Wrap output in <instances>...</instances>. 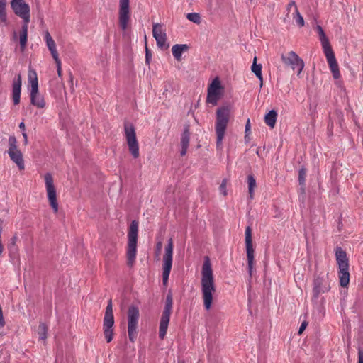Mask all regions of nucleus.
<instances>
[{
    "label": "nucleus",
    "instance_id": "obj_18",
    "mask_svg": "<svg viewBox=\"0 0 363 363\" xmlns=\"http://www.w3.org/2000/svg\"><path fill=\"white\" fill-rule=\"evenodd\" d=\"M21 91V75H18V78L13 81L12 87V99L15 105H18L20 103Z\"/></svg>",
    "mask_w": 363,
    "mask_h": 363
},
{
    "label": "nucleus",
    "instance_id": "obj_8",
    "mask_svg": "<svg viewBox=\"0 0 363 363\" xmlns=\"http://www.w3.org/2000/svg\"><path fill=\"white\" fill-rule=\"evenodd\" d=\"M44 180L49 204L53 210V212L57 213L58 212V203L56 189L54 185V180L52 174L50 173H46L44 175Z\"/></svg>",
    "mask_w": 363,
    "mask_h": 363
},
{
    "label": "nucleus",
    "instance_id": "obj_29",
    "mask_svg": "<svg viewBox=\"0 0 363 363\" xmlns=\"http://www.w3.org/2000/svg\"><path fill=\"white\" fill-rule=\"evenodd\" d=\"M248 192L250 199L254 198V191L257 186L256 180L253 175L250 174L247 176Z\"/></svg>",
    "mask_w": 363,
    "mask_h": 363
},
{
    "label": "nucleus",
    "instance_id": "obj_50",
    "mask_svg": "<svg viewBox=\"0 0 363 363\" xmlns=\"http://www.w3.org/2000/svg\"><path fill=\"white\" fill-rule=\"evenodd\" d=\"M111 256H112L113 258H116V254H115V252H113L111 253Z\"/></svg>",
    "mask_w": 363,
    "mask_h": 363
},
{
    "label": "nucleus",
    "instance_id": "obj_41",
    "mask_svg": "<svg viewBox=\"0 0 363 363\" xmlns=\"http://www.w3.org/2000/svg\"><path fill=\"white\" fill-rule=\"evenodd\" d=\"M162 248V242L161 241H159L157 242L155 248V254L156 257H160L161 250Z\"/></svg>",
    "mask_w": 363,
    "mask_h": 363
},
{
    "label": "nucleus",
    "instance_id": "obj_9",
    "mask_svg": "<svg viewBox=\"0 0 363 363\" xmlns=\"http://www.w3.org/2000/svg\"><path fill=\"white\" fill-rule=\"evenodd\" d=\"M131 20L130 0H119L118 25L125 31Z\"/></svg>",
    "mask_w": 363,
    "mask_h": 363
},
{
    "label": "nucleus",
    "instance_id": "obj_31",
    "mask_svg": "<svg viewBox=\"0 0 363 363\" xmlns=\"http://www.w3.org/2000/svg\"><path fill=\"white\" fill-rule=\"evenodd\" d=\"M172 305H173L172 295L171 293H169L166 298L165 306H164V308L162 313L171 315L172 311Z\"/></svg>",
    "mask_w": 363,
    "mask_h": 363
},
{
    "label": "nucleus",
    "instance_id": "obj_38",
    "mask_svg": "<svg viewBox=\"0 0 363 363\" xmlns=\"http://www.w3.org/2000/svg\"><path fill=\"white\" fill-rule=\"evenodd\" d=\"M227 184H228V180L226 179H224L222 181V183L220 184V185L219 186L220 193L223 196L227 195V190H226Z\"/></svg>",
    "mask_w": 363,
    "mask_h": 363
},
{
    "label": "nucleus",
    "instance_id": "obj_10",
    "mask_svg": "<svg viewBox=\"0 0 363 363\" xmlns=\"http://www.w3.org/2000/svg\"><path fill=\"white\" fill-rule=\"evenodd\" d=\"M8 154L11 160L16 164L20 170L24 169L23 155L17 147V140L14 136H10L9 138Z\"/></svg>",
    "mask_w": 363,
    "mask_h": 363
},
{
    "label": "nucleus",
    "instance_id": "obj_2",
    "mask_svg": "<svg viewBox=\"0 0 363 363\" xmlns=\"http://www.w3.org/2000/svg\"><path fill=\"white\" fill-rule=\"evenodd\" d=\"M229 119L230 108L228 106H222L217 109L215 131L216 134V145L218 147H221L222 146Z\"/></svg>",
    "mask_w": 363,
    "mask_h": 363
},
{
    "label": "nucleus",
    "instance_id": "obj_39",
    "mask_svg": "<svg viewBox=\"0 0 363 363\" xmlns=\"http://www.w3.org/2000/svg\"><path fill=\"white\" fill-rule=\"evenodd\" d=\"M108 315V316H113V305H112V300L110 299L108 302V305L106 308V312H105V315Z\"/></svg>",
    "mask_w": 363,
    "mask_h": 363
},
{
    "label": "nucleus",
    "instance_id": "obj_40",
    "mask_svg": "<svg viewBox=\"0 0 363 363\" xmlns=\"http://www.w3.org/2000/svg\"><path fill=\"white\" fill-rule=\"evenodd\" d=\"M54 60L57 65V74L60 77H62V72L61 60H60L59 57L54 58Z\"/></svg>",
    "mask_w": 363,
    "mask_h": 363
},
{
    "label": "nucleus",
    "instance_id": "obj_36",
    "mask_svg": "<svg viewBox=\"0 0 363 363\" xmlns=\"http://www.w3.org/2000/svg\"><path fill=\"white\" fill-rule=\"evenodd\" d=\"M104 335L107 342L112 341L113 337V328H103Z\"/></svg>",
    "mask_w": 363,
    "mask_h": 363
},
{
    "label": "nucleus",
    "instance_id": "obj_14",
    "mask_svg": "<svg viewBox=\"0 0 363 363\" xmlns=\"http://www.w3.org/2000/svg\"><path fill=\"white\" fill-rule=\"evenodd\" d=\"M330 289L328 273L325 276H318L313 281L312 291L313 297L318 298L320 294L328 292Z\"/></svg>",
    "mask_w": 363,
    "mask_h": 363
},
{
    "label": "nucleus",
    "instance_id": "obj_6",
    "mask_svg": "<svg viewBox=\"0 0 363 363\" xmlns=\"http://www.w3.org/2000/svg\"><path fill=\"white\" fill-rule=\"evenodd\" d=\"M140 317L139 308L130 306L128 310V333L129 340L133 342L137 337V328Z\"/></svg>",
    "mask_w": 363,
    "mask_h": 363
},
{
    "label": "nucleus",
    "instance_id": "obj_43",
    "mask_svg": "<svg viewBox=\"0 0 363 363\" xmlns=\"http://www.w3.org/2000/svg\"><path fill=\"white\" fill-rule=\"evenodd\" d=\"M308 325V322L307 321H303L300 328H299V330H298V335H301L303 331L304 330L306 329V328L307 327Z\"/></svg>",
    "mask_w": 363,
    "mask_h": 363
},
{
    "label": "nucleus",
    "instance_id": "obj_35",
    "mask_svg": "<svg viewBox=\"0 0 363 363\" xmlns=\"http://www.w3.org/2000/svg\"><path fill=\"white\" fill-rule=\"evenodd\" d=\"M186 18L196 24H199L201 23V16L198 13H189L186 15Z\"/></svg>",
    "mask_w": 363,
    "mask_h": 363
},
{
    "label": "nucleus",
    "instance_id": "obj_27",
    "mask_svg": "<svg viewBox=\"0 0 363 363\" xmlns=\"http://www.w3.org/2000/svg\"><path fill=\"white\" fill-rule=\"evenodd\" d=\"M277 113L274 110H271L264 116V123L271 128H274L277 122Z\"/></svg>",
    "mask_w": 363,
    "mask_h": 363
},
{
    "label": "nucleus",
    "instance_id": "obj_7",
    "mask_svg": "<svg viewBox=\"0 0 363 363\" xmlns=\"http://www.w3.org/2000/svg\"><path fill=\"white\" fill-rule=\"evenodd\" d=\"M173 240L170 238L168 240V244L164 249V255L163 256V266H162V281L164 285L167 284L169 274L172 266L173 259Z\"/></svg>",
    "mask_w": 363,
    "mask_h": 363
},
{
    "label": "nucleus",
    "instance_id": "obj_20",
    "mask_svg": "<svg viewBox=\"0 0 363 363\" xmlns=\"http://www.w3.org/2000/svg\"><path fill=\"white\" fill-rule=\"evenodd\" d=\"M44 38L53 59L59 57L56 43L48 30L45 33Z\"/></svg>",
    "mask_w": 363,
    "mask_h": 363
},
{
    "label": "nucleus",
    "instance_id": "obj_3",
    "mask_svg": "<svg viewBox=\"0 0 363 363\" xmlns=\"http://www.w3.org/2000/svg\"><path fill=\"white\" fill-rule=\"evenodd\" d=\"M138 222L133 220L128 232V244L126 248L127 265L132 267L136 259Z\"/></svg>",
    "mask_w": 363,
    "mask_h": 363
},
{
    "label": "nucleus",
    "instance_id": "obj_23",
    "mask_svg": "<svg viewBox=\"0 0 363 363\" xmlns=\"http://www.w3.org/2000/svg\"><path fill=\"white\" fill-rule=\"evenodd\" d=\"M315 30L317 31V33L318 34L319 40L321 43L323 51L332 48L330 41L327 38L323 28L320 26L318 25L315 28Z\"/></svg>",
    "mask_w": 363,
    "mask_h": 363
},
{
    "label": "nucleus",
    "instance_id": "obj_33",
    "mask_svg": "<svg viewBox=\"0 0 363 363\" xmlns=\"http://www.w3.org/2000/svg\"><path fill=\"white\" fill-rule=\"evenodd\" d=\"M48 328L45 323H40L38 328V333L39 338L41 340H45L47 338Z\"/></svg>",
    "mask_w": 363,
    "mask_h": 363
},
{
    "label": "nucleus",
    "instance_id": "obj_47",
    "mask_svg": "<svg viewBox=\"0 0 363 363\" xmlns=\"http://www.w3.org/2000/svg\"><path fill=\"white\" fill-rule=\"evenodd\" d=\"M69 83L71 84V89H73V76H72V73L69 74Z\"/></svg>",
    "mask_w": 363,
    "mask_h": 363
},
{
    "label": "nucleus",
    "instance_id": "obj_24",
    "mask_svg": "<svg viewBox=\"0 0 363 363\" xmlns=\"http://www.w3.org/2000/svg\"><path fill=\"white\" fill-rule=\"evenodd\" d=\"M28 23H23L19 33V42L21 51L26 49L28 41Z\"/></svg>",
    "mask_w": 363,
    "mask_h": 363
},
{
    "label": "nucleus",
    "instance_id": "obj_22",
    "mask_svg": "<svg viewBox=\"0 0 363 363\" xmlns=\"http://www.w3.org/2000/svg\"><path fill=\"white\" fill-rule=\"evenodd\" d=\"M338 278L342 287H347L350 283L349 267L338 268Z\"/></svg>",
    "mask_w": 363,
    "mask_h": 363
},
{
    "label": "nucleus",
    "instance_id": "obj_32",
    "mask_svg": "<svg viewBox=\"0 0 363 363\" xmlns=\"http://www.w3.org/2000/svg\"><path fill=\"white\" fill-rule=\"evenodd\" d=\"M292 17L296 21L297 25L299 27L304 26V24H305L304 19H303V16H301V14L300 13V12L298 11L297 6H295V9L292 13Z\"/></svg>",
    "mask_w": 363,
    "mask_h": 363
},
{
    "label": "nucleus",
    "instance_id": "obj_25",
    "mask_svg": "<svg viewBox=\"0 0 363 363\" xmlns=\"http://www.w3.org/2000/svg\"><path fill=\"white\" fill-rule=\"evenodd\" d=\"M189 47L186 44H176L172 46V52L174 57L180 61L182 59V53L188 50Z\"/></svg>",
    "mask_w": 363,
    "mask_h": 363
},
{
    "label": "nucleus",
    "instance_id": "obj_46",
    "mask_svg": "<svg viewBox=\"0 0 363 363\" xmlns=\"http://www.w3.org/2000/svg\"><path fill=\"white\" fill-rule=\"evenodd\" d=\"M23 139H24V144L27 145L28 143V135L26 132H23L22 133Z\"/></svg>",
    "mask_w": 363,
    "mask_h": 363
},
{
    "label": "nucleus",
    "instance_id": "obj_11",
    "mask_svg": "<svg viewBox=\"0 0 363 363\" xmlns=\"http://www.w3.org/2000/svg\"><path fill=\"white\" fill-rule=\"evenodd\" d=\"M281 59L286 66L291 67L293 70L297 69L298 74H301L304 67L303 61L294 51L282 54Z\"/></svg>",
    "mask_w": 363,
    "mask_h": 363
},
{
    "label": "nucleus",
    "instance_id": "obj_17",
    "mask_svg": "<svg viewBox=\"0 0 363 363\" xmlns=\"http://www.w3.org/2000/svg\"><path fill=\"white\" fill-rule=\"evenodd\" d=\"M152 35L155 38L157 45L161 49L167 48L168 45L166 44L167 35L163 26L160 23H153Z\"/></svg>",
    "mask_w": 363,
    "mask_h": 363
},
{
    "label": "nucleus",
    "instance_id": "obj_26",
    "mask_svg": "<svg viewBox=\"0 0 363 363\" xmlns=\"http://www.w3.org/2000/svg\"><path fill=\"white\" fill-rule=\"evenodd\" d=\"M190 133L188 129H186L181 138V146L182 150L180 154L182 156H184L186 154L187 149L189 145Z\"/></svg>",
    "mask_w": 363,
    "mask_h": 363
},
{
    "label": "nucleus",
    "instance_id": "obj_21",
    "mask_svg": "<svg viewBox=\"0 0 363 363\" xmlns=\"http://www.w3.org/2000/svg\"><path fill=\"white\" fill-rule=\"evenodd\" d=\"M169 319L170 315L162 314L159 328V337L161 340H163L167 334Z\"/></svg>",
    "mask_w": 363,
    "mask_h": 363
},
{
    "label": "nucleus",
    "instance_id": "obj_1",
    "mask_svg": "<svg viewBox=\"0 0 363 363\" xmlns=\"http://www.w3.org/2000/svg\"><path fill=\"white\" fill-rule=\"evenodd\" d=\"M201 285L203 306L205 309L208 311L212 306L213 294L216 292V286L211 264L208 257H206L202 266Z\"/></svg>",
    "mask_w": 363,
    "mask_h": 363
},
{
    "label": "nucleus",
    "instance_id": "obj_44",
    "mask_svg": "<svg viewBox=\"0 0 363 363\" xmlns=\"http://www.w3.org/2000/svg\"><path fill=\"white\" fill-rule=\"evenodd\" d=\"M250 133V119H247L246 125H245V133H246L245 137H247V134Z\"/></svg>",
    "mask_w": 363,
    "mask_h": 363
},
{
    "label": "nucleus",
    "instance_id": "obj_12",
    "mask_svg": "<svg viewBox=\"0 0 363 363\" xmlns=\"http://www.w3.org/2000/svg\"><path fill=\"white\" fill-rule=\"evenodd\" d=\"M222 86L218 77L215 78L208 87L206 102L215 106L222 96Z\"/></svg>",
    "mask_w": 363,
    "mask_h": 363
},
{
    "label": "nucleus",
    "instance_id": "obj_19",
    "mask_svg": "<svg viewBox=\"0 0 363 363\" xmlns=\"http://www.w3.org/2000/svg\"><path fill=\"white\" fill-rule=\"evenodd\" d=\"M335 258L338 264V268L349 267L348 259L346 252L340 247H335Z\"/></svg>",
    "mask_w": 363,
    "mask_h": 363
},
{
    "label": "nucleus",
    "instance_id": "obj_15",
    "mask_svg": "<svg viewBox=\"0 0 363 363\" xmlns=\"http://www.w3.org/2000/svg\"><path fill=\"white\" fill-rule=\"evenodd\" d=\"M245 245H246V255L247 259L248 272L250 276L252 274V269L254 266V247L252 244V229L247 226L245 229Z\"/></svg>",
    "mask_w": 363,
    "mask_h": 363
},
{
    "label": "nucleus",
    "instance_id": "obj_49",
    "mask_svg": "<svg viewBox=\"0 0 363 363\" xmlns=\"http://www.w3.org/2000/svg\"><path fill=\"white\" fill-rule=\"evenodd\" d=\"M19 128L21 130H23V132H25V124L23 122H21L20 124H19Z\"/></svg>",
    "mask_w": 363,
    "mask_h": 363
},
{
    "label": "nucleus",
    "instance_id": "obj_30",
    "mask_svg": "<svg viewBox=\"0 0 363 363\" xmlns=\"http://www.w3.org/2000/svg\"><path fill=\"white\" fill-rule=\"evenodd\" d=\"M262 65L260 64H257V57H255L253 60V64L252 65L251 69L252 72L255 73V74L257 77V78L261 81V86L262 85Z\"/></svg>",
    "mask_w": 363,
    "mask_h": 363
},
{
    "label": "nucleus",
    "instance_id": "obj_28",
    "mask_svg": "<svg viewBox=\"0 0 363 363\" xmlns=\"http://www.w3.org/2000/svg\"><path fill=\"white\" fill-rule=\"evenodd\" d=\"M6 0H0V23L7 24Z\"/></svg>",
    "mask_w": 363,
    "mask_h": 363
},
{
    "label": "nucleus",
    "instance_id": "obj_13",
    "mask_svg": "<svg viewBox=\"0 0 363 363\" xmlns=\"http://www.w3.org/2000/svg\"><path fill=\"white\" fill-rule=\"evenodd\" d=\"M11 6L15 14L23 20L24 23L30 22V6L24 0H12Z\"/></svg>",
    "mask_w": 363,
    "mask_h": 363
},
{
    "label": "nucleus",
    "instance_id": "obj_48",
    "mask_svg": "<svg viewBox=\"0 0 363 363\" xmlns=\"http://www.w3.org/2000/svg\"><path fill=\"white\" fill-rule=\"evenodd\" d=\"M16 240H17V237L16 236H13L11 239V244L14 245L16 242Z\"/></svg>",
    "mask_w": 363,
    "mask_h": 363
},
{
    "label": "nucleus",
    "instance_id": "obj_4",
    "mask_svg": "<svg viewBox=\"0 0 363 363\" xmlns=\"http://www.w3.org/2000/svg\"><path fill=\"white\" fill-rule=\"evenodd\" d=\"M28 81L30 84V104L38 108L45 107L46 103L43 96L38 91V80L37 74L33 70H29Z\"/></svg>",
    "mask_w": 363,
    "mask_h": 363
},
{
    "label": "nucleus",
    "instance_id": "obj_45",
    "mask_svg": "<svg viewBox=\"0 0 363 363\" xmlns=\"http://www.w3.org/2000/svg\"><path fill=\"white\" fill-rule=\"evenodd\" d=\"M358 357V363H363V350H359Z\"/></svg>",
    "mask_w": 363,
    "mask_h": 363
},
{
    "label": "nucleus",
    "instance_id": "obj_34",
    "mask_svg": "<svg viewBox=\"0 0 363 363\" xmlns=\"http://www.w3.org/2000/svg\"><path fill=\"white\" fill-rule=\"evenodd\" d=\"M114 324V317L104 315L103 322V328H113Z\"/></svg>",
    "mask_w": 363,
    "mask_h": 363
},
{
    "label": "nucleus",
    "instance_id": "obj_16",
    "mask_svg": "<svg viewBox=\"0 0 363 363\" xmlns=\"http://www.w3.org/2000/svg\"><path fill=\"white\" fill-rule=\"evenodd\" d=\"M325 56L327 60L330 72H332L333 77L335 79L340 78L341 74L339 69V65L335 58V53L332 48L323 51Z\"/></svg>",
    "mask_w": 363,
    "mask_h": 363
},
{
    "label": "nucleus",
    "instance_id": "obj_37",
    "mask_svg": "<svg viewBox=\"0 0 363 363\" xmlns=\"http://www.w3.org/2000/svg\"><path fill=\"white\" fill-rule=\"evenodd\" d=\"M306 170L301 169L298 172V182L300 185L304 186L306 182Z\"/></svg>",
    "mask_w": 363,
    "mask_h": 363
},
{
    "label": "nucleus",
    "instance_id": "obj_42",
    "mask_svg": "<svg viewBox=\"0 0 363 363\" xmlns=\"http://www.w3.org/2000/svg\"><path fill=\"white\" fill-rule=\"evenodd\" d=\"M295 6H297L296 4V2L294 0H291L287 5V7H286V10H287V13L286 15V17L288 18L289 17V13L291 12V9H294V10L295 9Z\"/></svg>",
    "mask_w": 363,
    "mask_h": 363
},
{
    "label": "nucleus",
    "instance_id": "obj_51",
    "mask_svg": "<svg viewBox=\"0 0 363 363\" xmlns=\"http://www.w3.org/2000/svg\"><path fill=\"white\" fill-rule=\"evenodd\" d=\"M148 57H149V55H148V53L147 52V53H146V60H147V61L148 60Z\"/></svg>",
    "mask_w": 363,
    "mask_h": 363
},
{
    "label": "nucleus",
    "instance_id": "obj_5",
    "mask_svg": "<svg viewBox=\"0 0 363 363\" xmlns=\"http://www.w3.org/2000/svg\"><path fill=\"white\" fill-rule=\"evenodd\" d=\"M124 131L128 150L134 158H138L140 155L139 144L133 125L126 123Z\"/></svg>",
    "mask_w": 363,
    "mask_h": 363
}]
</instances>
